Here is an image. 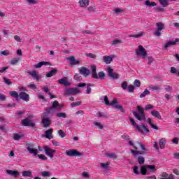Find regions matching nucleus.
<instances>
[{"mask_svg":"<svg viewBox=\"0 0 179 179\" xmlns=\"http://www.w3.org/2000/svg\"><path fill=\"white\" fill-rule=\"evenodd\" d=\"M156 166L155 165H143L141 167V172L138 171V166H135L133 168V171L136 176L141 174L142 176H148L149 173H155L156 171Z\"/></svg>","mask_w":179,"mask_h":179,"instance_id":"f257e3e1","label":"nucleus"},{"mask_svg":"<svg viewBox=\"0 0 179 179\" xmlns=\"http://www.w3.org/2000/svg\"><path fill=\"white\" fill-rule=\"evenodd\" d=\"M136 110L133 112V115L138 121H146V115L145 114V109L141 106H136Z\"/></svg>","mask_w":179,"mask_h":179,"instance_id":"f03ea898","label":"nucleus"},{"mask_svg":"<svg viewBox=\"0 0 179 179\" xmlns=\"http://www.w3.org/2000/svg\"><path fill=\"white\" fill-rule=\"evenodd\" d=\"M129 120L131 123V125L134 127L135 129H136V131H138L141 134H143V131L147 134H149L150 132V131L149 130V129H148L145 123L141 124V125H138L136 124V122H135V120L132 119V117H129Z\"/></svg>","mask_w":179,"mask_h":179,"instance_id":"7ed1b4c3","label":"nucleus"},{"mask_svg":"<svg viewBox=\"0 0 179 179\" xmlns=\"http://www.w3.org/2000/svg\"><path fill=\"white\" fill-rule=\"evenodd\" d=\"M97 67L96 65L93 64L91 66V72L92 75V78L94 79H101V80H104L106 78V73L103 71H100L97 74Z\"/></svg>","mask_w":179,"mask_h":179,"instance_id":"20e7f679","label":"nucleus"},{"mask_svg":"<svg viewBox=\"0 0 179 179\" xmlns=\"http://www.w3.org/2000/svg\"><path fill=\"white\" fill-rule=\"evenodd\" d=\"M139 145L143 151H138V147L136 146H134V150H131V152L132 155L134 156V157H136V156H138V155H145V153H146V147L145 146V144L139 143Z\"/></svg>","mask_w":179,"mask_h":179,"instance_id":"39448f33","label":"nucleus"},{"mask_svg":"<svg viewBox=\"0 0 179 179\" xmlns=\"http://www.w3.org/2000/svg\"><path fill=\"white\" fill-rule=\"evenodd\" d=\"M58 106L57 101H53L52 105L50 108L45 109V111L43 113V118H47L49 114H54L55 113V107Z\"/></svg>","mask_w":179,"mask_h":179,"instance_id":"423d86ee","label":"nucleus"},{"mask_svg":"<svg viewBox=\"0 0 179 179\" xmlns=\"http://www.w3.org/2000/svg\"><path fill=\"white\" fill-rule=\"evenodd\" d=\"M78 93H80V90H79V89L77 87H72L66 89L64 94V96H76Z\"/></svg>","mask_w":179,"mask_h":179,"instance_id":"0eeeda50","label":"nucleus"},{"mask_svg":"<svg viewBox=\"0 0 179 179\" xmlns=\"http://www.w3.org/2000/svg\"><path fill=\"white\" fill-rule=\"evenodd\" d=\"M136 55L137 57H142L143 58H146L148 55V52H146V49L142 46V45H138V48L136 50Z\"/></svg>","mask_w":179,"mask_h":179,"instance_id":"6e6552de","label":"nucleus"},{"mask_svg":"<svg viewBox=\"0 0 179 179\" xmlns=\"http://www.w3.org/2000/svg\"><path fill=\"white\" fill-rule=\"evenodd\" d=\"M157 26V29L154 32V36H156L157 37H160L162 36V30H164V24L162 22H157L155 24Z\"/></svg>","mask_w":179,"mask_h":179,"instance_id":"1a4fd4ad","label":"nucleus"},{"mask_svg":"<svg viewBox=\"0 0 179 179\" xmlns=\"http://www.w3.org/2000/svg\"><path fill=\"white\" fill-rule=\"evenodd\" d=\"M66 156H70V157H76L82 156V152H79L78 150L72 149V150H66Z\"/></svg>","mask_w":179,"mask_h":179,"instance_id":"9d476101","label":"nucleus"},{"mask_svg":"<svg viewBox=\"0 0 179 179\" xmlns=\"http://www.w3.org/2000/svg\"><path fill=\"white\" fill-rule=\"evenodd\" d=\"M26 148L28 150V152L31 154V155H34V156H37V153H38V150L37 149H34V145H33V143H26Z\"/></svg>","mask_w":179,"mask_h":179,"instance_id":"9b49d317","label":"nucleus"},{"mask_svg":"<svg viewBox=\"0 0 179 179\" xmlns=\"http://www.w3.org/2000/svg\"><path fill=\"white\" fill-rule=\"evenodd\" d=\"M25 73H28V75L31 76V78L35 80H36V82H40V79H41V76L38 75V72L36 71H26Z\"/></svg>","mask_w":179,"mask_h":179,"instance_id":"f8f14e48","label":"nucleus"},{"mask_svg":"<svg viewBox=\"0 0 179 179\" xmlns=\"http://www.w3.org/2000/svg\"><path fill=\"white\" fill-rule=\"evenodd\" d=\"M43 149L45 150V155H47V156H49L50 159H52L54 157V153L57 152V150L50 148L48 145H45L43 147Z\"/></svg>","mask_w":179,"mask_h":179,"instance_id":"ddd939ff","label":"nucleus"},{"mask_svg":"<svg viewBox=\"0 0 179 179\" xmlns=\"http://www.w3.org/2000/svg\"><path fill=\"white\" fill-rule=\"evenodd\" d=\"M22 125L24 127H30L31 128H36V123L32 122L31 120H29L28 118L24 119L22 121Z\"/></svg>","mask_w":179,"mask_h":179,"instance_id":"4468645a","label":"nucleus"},{"mask_svg":"<svg viewBox=\"0 0 179 179\" xmlns=\"http://www.w3.org/2000/svg\"><path fill=\"white\" fill-rule=\"evenodd\" d=\"M108 75L109 78H111L112 79H118L120 76L117 73L114 72V69H113L111 67L108 68Z\"/></svg>","mask_w":179,"mask_h":179,"instance_id":"2eb2a0df","label":"nucleus"},{"mask_svg":"<svg viewBox=\"0 0 179 179\" xmlns=\"http://www.w3.org/2000/svg\"><path fill=\"white\" fill-rule=\"evenodd\" d=\"M79 73H80V75H83V76L87 78V76H89V75H90V70L85 66H83L80 69H79Z\"/></svg>","mask_w":179,"mask_h":179,"instance_id":"dca6fc26","label":"nucleus"},{"mask_svg":"<svg viewBox=\"0 0 179 179\" xmlns=\"http://www.w3.org/2000/svg\"><path fill=\"white\" fill-rule=\"evenodd\" d=\"M58 83H59V85H64V86H71V83H69V81H68V78L67 77H64L59 80H58Z\"/></svg>","mask_w":179,"mask_h":179,"instance_id":"f3484780","label":"nucleus"},{"mask_svg":"<svg viewBox=\"0 0 179 179\" xmlns=\"http://www.w3.org/2000/svg\"><path fill=\"white\" fill-rule=\"evenodd\" d=\"M42 124L43 125V128H48V127L51 125V120L48 117H43Z\"/></svg>","mask_w":179,"mask_h":179,"instance_id":"a211bd4d","label":"nucleus"},{"mask_svg":"<svg viewBox=\"0 0 179 179\" xmlns=\"http://www.w3.org/2000/svg\"><path fill=\"white\" fill-rule=\"evenodd\" d=\"M19 97L20 99H21V100H24V101H29V100H30V96H29V94L24 92H20Z\"/></svg>","mask_w":179,"mask_h":179,"instance_id":"6ab92c4d","label":"nucleus"},{"mask_svg":"<svg viewBox=\"0 0 179 179\" xmlns=\"http://www.w3.org/2000/svg\"><path fill=\"white\" fill-rule=\"evenodd\" d=\"M179 40L178 38H176L175 41H168L165 45H164V48L165 50H167L169 47H171V45H176L177 43H178Z\"/></svg>","mask_w":179,"mask_h":179,"instance_id":"aec40b11","label":"nucleus"},{"mask_svg":"<svg viewBox=\"0 0 179 179\" xmlns=\"http://www.w3.org/2000/svg\"><path fill=\"white\" fill-rule=\"evenodd\" d=\"M68 61H70L71 65H78L80 64V61L75 59V57L71 56L67 58Z\"/></svg>","mask_w":179,"mask_h":179,"instance_id":"412c9836","label":"nucleus"},{"mask_svg":"<svg viewBox=\"0 0 179 179\" xmlns=\"http://www.w3.org/2000/svg\"><path fill=\"white\" fill-rule=\"evenodd\" d=\"M52 132H54V129H49L45 131V137L47 138V139H52Z\"/></svg>","mask_w":179,"mask_h":179,"instance_id":"4be33fe9","label":"nucleus"},{"mask_svg":"<svg viewBox=\"0 0 179 179\" xmlns=\"http://www.w3.org/2000/svg\"><path fill=\"white\" fill-rule=\"evenodd\" d=\"M6 173L7 174H9V176H12L13 177H15V178L19 177L20 174L17 171H12V170H7Z\"/></svg>","mask_w":179,"mask_h":179,"instance_id":"5701e85b","label":"nucleus"},{"mask_svg":"<svg viewBox=\"0 0 179 179\" xmlns=\"http://www.w3.org/2000/svg\"><path fill=\"white\" fill-rule=\"evenodd\" d=\"M160 177H162L161 179H174V175L170 174L169 176V173L166 172L162 173Z\"/></svg>","mask_w":179,"mask_h":179,"instance_id":"b1692460","label":"nucleus"},{"mask_svg":"<svg viewBox=\"0 0 179 179\" xmlns=\"http://www.w3.org/2000/svg\"><path fill=\"white\" fill-rule=\"evenodd\" d=\"M149 90H152V92H159V90H162V88H160V85H151L148 87Z\"/></svg>","mask_w":179,"mask_h":179,"instance_id":"393cba45","label":"nucleus"},{"mask_svg":"<svg viewBox=\"0 0 179 179\" xmlns=\"http://www.w3.org/2000/svg\"><path fill=\"white\" fill-rule=\"evenodd\" d=\"M43 65H51V63H50L48 62H40L37 64H34V68H36L37 69L38 68H41V66H43Z\"/></svg>","mask_w":179,"mask_h":179,"instance_id":"a878e982","label":"nucleus"},{"mask_svg":"<svg viewBox=\"0 0 179 179\" xmlns=\"http://www.w3.org/2000/svg\"><path fill=\"white\" fill-rule=\"evenodd\" d=\"M57 72H58L57 69H55L51 70L48 73H46V78H52V76H55V75H57Z\"/></svg>","mask_w":179,"mask_h":179,"instance_id":"bb28decb","label":"nucleus"},{"mask_svg":"<svg viewBox=\"0 0 179 179\" xmlns=\"http://www.w3.org/2000/svg\"><path fill=\"white\" fill-rule=\"evenodd\" d=\"M151 115L152 117H155V118H157L158 120H162V115H160V113L157 110L151 111Z\"/></svg>","mask_w":179,"mask_h":179,"instance_id":"cd10ccee","label":"nucleus"},{"mask_svg":"<svg viewBox=\"0 0 179 179\" xmlns=\"http://www.w3.org/2000/svg\"><path fill=\"white\" fill-rule=\"evenodd\" d=\"M103 62L107 64H111V62H113V57H111V56H103Z\"/></svg>","mask_w":179,"mask_h":179,"instance_id":"c85d7f7f","label":"nucleus"},{"mask_svg":"<svg viewBox=\"0 0 179 179\" xmlns=\"http://www.w3.org/2000/svg\"><path fill=\"white\" fill-rule=\"evenodd\" d=\"M89 0H80L79 3L81 8H85V6H89Z\"/></svg>","mask_w":179,"mask_h":179,"instance_id":"c756f323","label":"nucleus"},{"mask_svg":"<svg viewBox=\"0 0 179 179\" xmlns=\"http://www.w3.org/2000/svg\"><path fill=\"white\" fill-rule=\"evenodd\" d=\"M160 5L163 6V8H167L170 3H169V0H158Z\"/></svg>","mask_w":179,"mask_h":179,"instance_id":"7c9ffc66","label":"nucleus"},{"mask_svg":"<svg viewBox=\"0 0 179 179\" xmlns=\"http://www.w3.org/2000/svg\"><path fill=\"white\" fill-rule=\"evenodd\" d=\"M23 177H33V173L31 171H24L22 172Z\"/></svg>","mask_w":179,"mask_h":179,"instance_id":"2f4dec72","label":"nucleus"},{"mask_svg":"<svg viewBox=\"0 0 179 179\" xmlns=\"http://www.w3.org/2000/svg\"><path fill=\"white\" fill-rule=\"evenodd\" d=\"M159 145L160 149H164V146L166 145V138H162L159 141Z\"/></svg>","mask_w":179,"mask_h":179,"instance_id":"473e14b6","label":"nucleus"},{"mask_svg":"<svg viewBox=\"0 0 179 179\" xmlns=\"http://www.w3.org/2000/svg\"><path fill=\"white\" fill-rule=\"evenodd\" d=\"M10 94L11 97H15V99H16L17 101H19L20 94H18L17 92H16V91H11L10 92Z\"/></svg>","mask_w":179,"mask_h":179,"instance_id":"72a5a7b5","label":"nucleus"},{"mask_svg":"<svg viewBox=\"0 0 179 179\" xmlns=\"http://www.w3.org/2000/svg\"><path fill=\"white\" fill-rule=\"evenodd\" d=\"M149 94H150V91L148 90V89H145L144 92L142 94H141L140 97L141 99H143V97H145Z\"/></svg>","mask_w":179,"mask_h":179,"instance_id":"f704fd0d","label":"nucleus"},{"mask_svg":"<svg viewBox=\"0 0 179 179\" xmlns=\"http://www.w3.org/2000/svg\"><path fill=\"white\" fill-rule=\"evenodd\" d=\"M145 5L147 6H150V8H152V6H157L156 2H150V1H149V0L145 1Z\"/></svg>","mask_w":179,"mask_h":179,"instance_id":"c9c22d12","label":"nucleus"},{"mask_svg":"<svg viewBox=\"0 0 179 179\" xmlns=\"http://www.w3.org/2000/svg\"><path fill=\"white\" fill-rule=\"evenodd\" d=\"M58 135L60 136V138H65L66 136V133L64 131V130L60 129L57 131Z\"/></svg>","mask_w":179,"mask_h":179,"instance_id":"e433bc0d","label":"nucleus"},{"mask_svg":"<svg viewBox=\"0 0 179 179\" xmlns=\"http://www.w3.org/2000/svg\"><path fill=\"white\" fill-rule=\"evenodd\" d=\"M138 164L142 166L143 164H145V157L140 156L138 158Z\"/></svg>","mask_w":179,"mask_h":179,"instance_id":"4c0bfd02","label":"nucleus"},{"mask_svg":"<svg viewBox=\"0 0 179 179\" xmlns=\"http://www.w3.org/2000/svg\"><path fill=\"white\" fill-rule=\"evenodd\" d=\"M56 117H57L58 118H66V113H58L56 114Z\"/></svg>","mask_w":179,"mask_h":179,"instance_id":"58836bf2","label":"nucleus"},{"mask_svg":"<svg viewBox=\"0 0 179 179\" xmlns=\"http://www.w3.org/2000/svg\"><path fill=\"white\" fill-rule=\"evenodd\" d=\"M108 166H110V162H107L106 163H101V167H102V169H105V170H107V169H108Z\"/></svg>","mask_w":179,"mask_h":179,"instance_id":"ea45409f","label":"nucleus"},{"mask_svg":"<svg viewBox=\"0 0 179 179\" xmlns=\"http://www.w3.org/2000/svg\"><path fill=\"white\" fill-rule=\"evenodd\" d=\"M3 80L6 85H8V86H10L12 85V82L10 79L6 78V77H3Z\"/></svg>","mask_w":179,"mask_h":179,"instance_id":"a19ab883","label":"nucleus"},{"mask_svg":"<svg viewBox=\"0 0 179 179\" xmlns=\"http://www.w3.org/2000/svg\"><path fill=\"white\" fill-rule=\"evenodd\" d=\"M19 61H20V58L17 57V58L12 59L10 61V64H11V65H16V64H17V62H19Z\"/></svg>","mask_w":179,"mask_h":179,"instance_id":"79ce46f5","label":"nucleus"},{"mask_svg":"<svg viewBox=\"0 0 179 179\" xmlns=\"http://www.w3.org/2000/svg\"><path fill=\"white\" fill-rule=\"evenodd\" d=\"M94 124L95 125V127H97L99 129H103L104 128V126H103V124H101V123L99 122H95Z\"/></svg>","mask_w":179,"mask_h":179,"instance_id":"37998d69","label":"nucleus"},{"mask_svg":"<svg viewBox=\"0 0 179 179\" xmlns=\"http://www.w3.org/2000/svg\"><path fill=\"white\" fill-rule=\"evenodd\" d=\"M127 89L129 93H134V90H135V87L133 85H130L127 87Z\"/></svg>","mask_w":179,"mask_h":179,"instance_id":"c03bdc74","label":"nucleus"},{"mask_svg":"<svg viewBox=\"0 0 179 179\" xmlns=\"http://www.w3.org/2000/svg\"><path fill=\"white\" fill-rule=\"evenodd\" d=\"M106 156L110 159H117V154L115 153L106 154Z\"/></svg>","mask_w":179,"mask_h":179,"instance_id":"a18cd8bd","label":"nucleus"},{"mask_svg":"<svg viewBox=\"0 0 179 179\" xmlns=\"http://www.w3.org/2000/svg\"><path fill=\"white\" fill-rule=\"evenodd\" d=\"M74 79L75 80L80 81L82 80V76L79 75L78 73H76L74 75Z\"/></svg>","mask_w":179,"mask_h":179,"instance_id":"49530a36","label":"nucleus"},{"mask_svg":"<svg viewBox=\"0 0 179 179\" xmlns=\"http://www.w3.org/2000/svg\"><path fill=\"white\" fill-rule=\"evenodd\" d=\"M86 57H89L90 58H92L94 59H96L97 58V55L93 54V53H87Z\"/></svg>","mask_w":179,"mask_h":179,"instance_id":"de8ad7c7","label":"nucleus"},{"mask_svg":"<svg viewBox=\"0 0 179 179\" xmlns=\"http://www.w3.org/2000/svg\"><path fill=\"white\" fill-rule=\"evenodd\" d=\"M115 108L117 110H120L122 113H125V110H124V108L122 107V105H116L115 106Z\"/></svg>","mask_w":179,"mask_h":179,"instance_id":"09e8293b","label":"nucleus"},{"mask_svg":"<svg viewBox=\"0 0 179 179\" xmlns=\"http://www.w3.org/2000/svg\"><path fill=\"white\" fill-rule=\"evenodd\" d=\"M121 87L123 89V90H127V88L128 87V83H127V81L123 82Z\"/></svg>","mask_w":179,"mask_h":179,"instance_id":"8fccbe9b","label":"nucleus"},{"mask_svg":"<svg viewBox=\"0 0 179 179\" xmlns=\"http://www.w3.org/2000/svg\"><path fill=\"white\" fill-rule=\"evenodd\" d=\"M80 104H82V101L73 102L71 103V107H76L80 106Z\"/></svg>","mask_w":179,"mask_h":179,"instance_id":"3c124183","label":"nucleus"},{"mask_svg":"<svg viewBox=\"0 0 179 179\" xmlns=\"http://www.w3.org/2000/svg\"><path fill=\"white\" fill-rule=\"evenodd\" d=\"M120 43H122L121 40H114L111 42V45H117V44H120Z\"/></svg>","mask_w":179,"mask_h":179,"instance_id":"603ef678","label":"nucleus"},{"mask_svg":"<svg viewBox=\"0 0 179 179\" xmlns=\"http://www.w3.org/2000/svg\"><path fill=\"white\" fill-rule=\"evenodd\" d=\"M143 36V33H140L136 35H129V37H134V38H138V37H142Z\"/></svg>","mask_w":179,"mask_h":179,"instance_id":"864d4df0","label":"nucleus"},{"mask_svg":"<svg viewBox=\"0 0 179 179\" xmlns=\"http://www.w3.org/2000/svg\"><path fill=\"white\" fill-rule=\"evenodd\" d=\"M134 86H136V87H141V81L139 80H135L134 82Z\"/></svg>","mask_w":179,"mask_h":179,"instance_id":"5fc2aeb1","label":"nucleus"},{"mask_svg":"<svg viewBox=\"0 0 179 179\" xmlns=\"http://www.w3.org/2000/svg\"><path fill=\"white\" fill-rule=\"evenodd\" d=\"M41 176H43V177H50V176H51V173L48 171H43L41 173Z\"/></svg>","mask_w":179,"mask_h":179,"instance_id":"6e6d98bb","label":"nucleus"},{"mask_svg":"<svg viewBox=\"0 0 179 179\" xmlns=\"http://www.w3.org/2000/svg\"><path fill=\"white\" fill-rule=\"evenodd\" d=\"M38 157H39V159H41V160H43V161H45L48 159V158H47V157H45V155H44L43 154L38 155Z\"/></svg>","mask_w":179,"mask_h":179,"instance_id":"4d7b16f0","label":"nucleus"},{"mask_svg":"<svg viewBox=\"0 0 179 179\" xmlns=\"http://www.w3.org/2000/svg\"><path fill=\"white\" fill-rule=\"evenodd\" d=\"M27 3H29L30 5L38 3V1L37 0H27Z\"/></svg>","mask_w":179,"mask_h":179,"instance_id":"13d9d810","label":"nucleus"},{"mask_svg":"<svg viewBox=\"0 0 179 179\" xmlns=\"http://www.w3.org/2000/svg\"><path fill=\"white\" fill-rule=\"evenodd\" d=\"M21 138H22V136L17 134H14V136H13L14 141H19Z\"/></svg>","mask_w":179,"mask_h":179,"instance_id":"bf43d9fd","label":"nucleus"},{"mask_svg":"<svg viewBox=\"0 0 179 179\" xmlns=\"http://www.w3.org/2000/svg\"><path fill=\"white\" fill-rule=\"evenodd\" d=\"M122 139H125V141H129V139H131L129 138V136H128V134H127V133H124L123 135H122Z\"/></svg>","mask_w":179,"mask_h":179,"instance_id":"052dcab7","label":"nucleus"},{"mask_svg":"<svg viewBox=\"0 0 179 179\" xmlns=\"http://www.w3.org/2000/svg\"><path fill=\"white\" fill-rule=\"evenodd\" d=\"M98 115L101 118H107V117H108L107 115L104 114V113H103V112L98 113Z\"/></svg>","mask_w":179,"mask_h":179,"instance_id":"680f3d73","label":"nucleus"},{"mask_svg":"<svg viewBox=\"0 0 179 179\" xmlns=\"http://www.w3.org/2000/svg\"><path fill=\"white\" fill-rule=\"evenodd\" d=\"M103 99H104L105 104L106 106H110V101L108 100V97L107 96H104Z\"/></svg>","mask_w":179,"mask_h":179,"instance_id":"e2e57ef3","label":"nucleus"},{"mask_svg":"<svg viewBox=\"0 0 179 179\" xmlns=\"http://www.w3.org/2000/svg\"><path fill=\"white\" fill-rule=\"evenodd\" d=\"M152 108H155V106L153 105H150V104H148V105L145 106V110H152Z\"/></svg>","mask_w":179,"mask_h":179,"instance_id":"0e129e2a","label":"nucleus"},{"mask_svg":"<svg viewBox=\"0 0 179 179\" xmlns=\"http://www.w3.org/2000/svg\"><path fill=\"white\" fill-rule=\"evenodd\" d=\"M114 12L117 15H119V13H122V12H124V10H122L121 8H116V9H115Z\"/></svg>","mask_w":179,"mask_h":179,"instance_id":"69168bd1","label":"nucleus"},{"mask_svg":"<svg viewBox=\"0 0 179 179\" xmlns=\"http://www.w3.org/2000/svg\"><path fill=\"white\" fill-rule=\"evenodd\" d=\"M118 103V101L117 99H114L110 103L109 106H114L115 104H117Z\"/></svg>","mask_w":179,"mask_h":179,"instance_id":"338daca9","label":"nucleus"},{"mask_svg":"<svg viewBox=\"0 0 179 179\" xmlns=\"http://www.w3.org/2000/svg\"><path fill=\"white\" fill-rule=\"evenodd\" d=\"M178 71H177V69L175 67H171V73H178Z\"/></svg>","mask_w":179,"mask_h":179,"instance_id":"774afa93","label":"nucleus"}]
</instances>
